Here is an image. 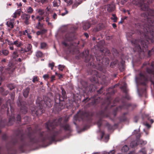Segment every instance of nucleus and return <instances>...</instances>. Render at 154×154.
<instances>
[{"label":"nucleus","mask_w":154,"mask_h":154,"mask_svg":"<svg viewBox=\"0 0 154 154\" xmlns=\"http://www.w3.org/2000/svg\"><path fill=\"white\" fill-rule=\"evenodd\" d=\"M62 118L55 119L53 121H49L45 124V126L48 131H46L39 132L37 136L35 134L37 131H40L41 128H38L36 126L34 130L31 127L28 128V131L26 133V136L22 134L18 139L16 137L12 138L6 145V147L8 151L15 150L18 149L20 151L23 152L25 147L29 146L34 144L39 143H45L48 141L50 144L55 141L57 137L61 133V131L58 128L57 126L60 127L65 131H71L69 125L67 123L61 124Z\"/></svg>","instance_id":"obj_1"},{"label":"nucleus","mask_w":154,"mask_h":154,"mask_svg":"<svg viewBox=\"0 0 154 154\" xmlns=\"http://www.w3.org/2000/svg\"><path fill=\"white\" fill-rule=\"evenodd\" d=\"M154 0H140L138 4L142 10L145 11L141 14L144 21L135 24L137 32L140 35V39H133L131 42L138 51H144L148 48L149 41L154 34V10L149 8V3Z\"/></svg>","instance_id":"obj_2"},{"label":"nucleus","mask_w":154,"mask_h":154,"mask_svg":"<svg viewBox=\"0 0 154 154\" xmlns=\"http://www.w3.org/2000/svg\"><path fill=\"white\" fill-rule=\"evenodd\" d=\"M100 54L95 55L97 61H94V57L93 56H89V51L85 50L82 53L83 56L85 58V62L87 63L90 61V65L92 67L96 68L100 71L103 70L104 66H106L109 63V59L107 57H104V54H110L109 50L107 48H104L100 50Z\"/></svg>","instance_id":"obj_3"},{"label":"nucleus","mask_w":154,"mask_h":154,"mask_svg":"<svg viewBox=\"0 0 154 154\" xmlns=\"http://www.w3.org/2000/svg\"><path fill=\"white\" fill-rule=\"evenodd\" d=\"M108 92L106 95H109V97H107L106 100L105 102L102 104L103 106H104V108L103 109L100 111L98 115L100 118V119L97 122V124L98 127L100 129L102 125V119L104 118L109 117V119L112 120H113L110 117V114L107 110L108 106L110 104L111 101V95L114 94L115 92L113 88H110L107 90Z\"/></svg>","instance_id":"obj_4"},{"label":"nucleus","mask_w":154,"mask_h":154,"mask_svg":"<svg viewBox=\"0 0 154 154\" xmlns=\"http://www.w3.org/2000/svg\"><path fill=\"white\" fill-rule=\"evenodd\" d=\"M36 103L38 106L36 108L33 107L31 110L33 116H40L44 112L45 107H51L52 106L51 100L48 97H45L44 100H42V98L38 97L36 100Z\"/></svg>","instance_id":"obj_5"},{"label":"nucleus","mask_w":154,"mask_h":154,"mask_svg":"<svg viewBox=\"0 0 154 154\" xmlns=\"http://www.w3.org/2000/svg\"><path fill=\"white\" fill-rule=\"evenodd\" d=\"M11 100H8L6 102L5 104H4L2 106V108L4 110H7V116L9 117V122L8 125L11 126L15 122V118L14 114V109L11 104Z\"/></svg>","instance_id":"obj_6"},{"label":"nucleus","mask_w":154,"mask_h":154,"mask_svg":"<svg viewBox=\"0 0 154 154\" xmlns=\"http://www.w3.org/2000/svg\"><path fill=\"white\" fill-rule=\"evenodd\" d=\"M60 89L61 90L62 95L58 94L57 96L58 98L56 97L54 99L55 104L54 106L55 109L57 111H60L63 109L64 105L60 103V102L63 101L67 97L66 92L64 89L62 87H61Z\"/></svg>","instance_id":"obj_7"},{"label":"nucleus","mask_w":154,"mask_h":154,"mask_svg":"<svg viewBox=\"0 0 154 154\" xmlns=\"http://www.w3.org/2000/svg\"><path fill=\"white\" fill-rule=\"evenodd\" d=\"M136 106V105L134 104L127 103L125 101H123L122 105L117 107L113 110V114L114 117H116L117 112L123 109H128L129 108L133 109Z\"/></svg>","instance_id":"obj_8"},{"label":"nucleus","mask_w":154,"mask_h":154,"mask_svg":"<svg viewBox=\"0 0 154 154\" xmlns=\"http://www.w3.org/2000/svg\"><path fill=\"white\" fill-rule=\"evenodd\" d=\"M89 119L88 113L85 111H79L75 115L73 118L74 120L79 121L82 120H88Z\"/></svg>","instance_id":"obj_9"},{"label":"nucleus","mask_w":154,"mask_h":154,"mask_svg":"<svg viewBox=\"0 0 154 154\" xmlns=\"http://www.w3.org/2000/svg\"><path fill=\"white\" fill-rule=\"evenodd\" d=\"M17 103L18 106H20L21 112L24 114H26L27 111V104L25 101H22L21 100L18 99Z\"/></svg>","instance_id":"obj_10"},{"label":"nucleus","mask_w":154,"mask_h":154,"mask_svg":"<svg viewBox=\"0 0 154 154\" xmlns=\"http://www.w3.org/2000/svg\"><path fill=\"white\" fill-rule=\"evenodd\" d=\"M91 100V101L89 103V106H95L99 103L100 101V97H98L96 99L95 96H93L91 98L88 97L84 99L83 100L82 102H86Z\"/></svg>","instance_id":"obj_11"},{"label":"nucleus","mask_w":154,"mask_h":154,"mask_svg":"<svg viewBox=\"0 0 154 154\" xmlns=\"http://www.w3.org/2000/svg\"><path fill=\"white\" fill-rule=\"evenodd\" d=\"M91 74L92 75V77L91 78V81L95 83H99V80L98 78H100L99 72L96 70H92Z\"/></svg>","instance_id":"obj_12"},{"label":"nucleus","mask_w":154,"mask_h":154,"mask_svg":"<svg viewBox=\"0 0 154 154\" xmlns=\"http://www.w3.org/2000/svg\"><path fill=\"white\" fill-rule=\"evenodd\" d=\"M15 69V66L13 64L9 63L8 67L5 69V71L9 74H11Z\"/></svg>","instance_id":"obj_13"},{"label":"nucleus","mask_w":154,"mask_h":154,"mask_svg":"<svg viewBox=\"0 0 154 154\" xmlns=\"http://www.w3.org/2000/svg\"><path fill=\"white\" fill-rule=\"evenodd\" d=\"M74 35L75 33L74 32H68L65 36V40L71 41L73 39Z\"/></svg>","instance_id":"obj_14"},{"label":"nucleus","mask_w":154,"mask_h":154,"mask_svg":"<svg viewBox=\"0 0 154 154\" xmlns=\"http://www.w3.org/2000/svg\"><path fill=\"white\" fill-rule=\"evenodd\" d=\"M22 19L24 20V22L26 25H28L30 23L29 20L30 17V15L23 14L21 16Z\"/></svg>","instance_id":"obj_15"},{"label":"nucleus","mask_w":154,"mask_h":154,"mask_svg":"<svg viewBox=\"0 0 154 154\" xmlns=\"http://www.w3.org/2000/svg\"><path fill=\"white\" fill-rule=\"evenodd\" d=\"M91 25V24L90 21H86L83 23V28L84 30H86L90 27Z\"/></svg>","instance_id":"obj_16"},{"label":"nucleus","mask_w":154,"mask_h":154,"mask_svg":"<svg viewBox=\"0 0 154 154\" xmlns=\"http://www.w3.org/2000/svg\"><path fill=\"white\" fill-rule=\"evenodd\" d=\"M9 51L7 49H3L0 51V55L7 56L9 54Z\"/></svg>","instance_id":"obj_17"},{"label":"nucleus","mask_w":154,"mask_h":154,"mask_svg":"<svg viewBox=\"0 0 154 154\" xmlns=\"http://www.w3.org/2000/svg\"><path fill=\"white\" fill-rule=\"evenodd\" d=\"M127 114V112H125L124 113L122 116L119 117V119L120 122H124L126 121L127 120V118L126 116V115Z\"/></svg>","instance_id":"obj_18"},{"label":"nucleus","mask_w":154,"mask_h":154,"mask_svg":"<svg viewBox=\"0 0 154 154\" xmlns=\"http://www.w3.org/2000/svg\"><path fill=\"white\" fill-rule=\"evenodd\" d=\"M115 9V6L113 5H107V10L109 12H111L113 11Z\"/></svg>","instance_id":"obj_19"},{"label":"nucleus","mask_w":154,"mask_h":154,"mask_svg":"<svg viewBox=\"0 0 154 154\" xmlns=\"http://www.w3.org/2000/svg\"><path fill=\"white\" fill-rule=\"evenodd\" d=\"M3 69L4 67H0V85L1 84V81L3 79V77H5L4 73L2 72Z\"/></svg>","instance_id":"obj_20"},{"label":"nucleus","mask_w":154,"mask_h":154,"mask_svg":"<svg viewBox=\"0 0 154 154\" xmlns=\"http://www.w3.org/2000/svg\"><path fill=\"white\" fill-rule=\"evenodd\" d=\"M30 91V88L27 87L24 90L23 92V96L25 98H27L28 96Z\"/></svg>","instance_id":"obj_21"},{"label":"nucleus","mask_w":154,"mask_h":154,"mask_svg":"<svg viewBox=\"0 0 154 154\" xmlns=\"http://www.w3.org/2000/svg\"><path fill=\"white\" fill-rule=\"evenodd\" d=\"M60 0H54L52 2L54 7L59 6L60 5Z\"/></svg>","instance_id":"obj_22"},{"label":"nucleus","mask_w":154,"mask_h":154,"mask_svg":"<svg viewBox=\"0 0 154 154\" xmlns=\"http://www.w3.org/2000/svg\"><path fill=\"white\" fill-rule=\"evenodd\" d=\"M119 65V62L117 60H115L111 62L110 64V66L112 68H113L115 66Z\"/></svg>","instance_id":"obj_23"},{"label":"nucleus","mask_w":154,"mask_h":154,"mask_svg":"<svg viewBox=\"0 0 154 154\" xmlns=\"http://www.w3.org/2000/svg\"><path fill=\"white\" fill-rule=\"evenodd\" d=\"M106 126L107 127L108 130H112L113 129V127L114 126H117V124H115L112 126L109 123L107 122L106 124Z\"/></svg>","instance_id":"obj_24"},{"label":"nucleus","mask_w":154,"mask_h":154,"mask_svg":"<svg viewBox=\"0 0 154 154\" xmlns=\"http://www.w3.org/2000/svg\"><path fill=\"white\" fill-rule=\"evenodd\" d=\"M125 61L122 60L120 61V64H119V65H118L119 68L120 69L122 68V69L123 70L125 69Z\"/></svg>","instance_id":"obj_25"},{"label":"nucleus","mask_w":154,"mask_h":154,"mask_svg":"<svg viewBox=\"0 0 154 154\" xmlns=\"http://www.w3.org/2000/svg\"><path fill=\"white\" fill-rule=\"evenodd\" d=\"M133 32H128L126 33V35L128 40H131V38H132V35L134 34Z\"/></svg>","instance_id":"obj_26"},{"label":"nucleus","mask_w":154,"mask_h":154,"mask_svg":"<svg viewBox=\"0 0 154 154\" xmlns=\"http://www.w3.org/2000/svg\"><path fill=\"white\" fill-rule=\"evenodd\" d=\"M6 125V124L5 122V120H2L0 117V128H2L4 127Z\"/></svg>","instance_id":"obj_27"},{"label":"nucleus","mask_w":154,"mask_h":154,"mask_svg":"<svg viewBox=\"0 0 154 154\" xmlns=\"http://www.w3.org/2000/svg\"><path fill=\"white\" fill-rule=\"evenodd\" d=\"M21 12V10L20 9H19L16 11L14 13V16L13 17L14 18H16L17 16H20Z\"/></svg>","instance_id":"obj_28"},{"label":"nucleus","mask_w":154,"mask_h":154,"mask_svg":"<svg viewBox=\"0 0 154 154\" xmlns=\"http://www.w3.org/2000/svg\"><path fill=\"white\" fill-rule=\"evenodd\" d=\"M13 44L18 47H20L22 45L21 43L18 40H16L14 41L13 42Z\"/></svg>","instance_id":"obj_29"},{"label":"nucleus","mask_w":154,"mask_h":154,"mask_svg":"<svg viewBox=\"0 0 154 154\" xmlns=\"http://www.w3.org/2000/svg\"><path fill=\"white\" fill-rule=\"evenodd\" d=\"M43 55L42 53L40 51H38L36 52V56L37 58L41 57Z\"/></svg>","instance_id":"obj_30"},{"label":"nucleus","mask_w":154,"mask_h":154,"mask_svg":"<svg viewBox=\"0 0 154 154\" xmlns=\"http://www.w3.org/2000/svg\"><path fill=\"white\" fill-rule=\"evenodd\" d=\"M138 145V143L136 141H133L131 142L130 146L132 147H134Z\"/></svg>","instance_id":"obj_31"},{"label":"nucleus","mask_w":154,"mask_h":154,"mask_svg":"<svg viewBox=\"0 0 154 154\" xmlns=\"http://www.w3.org/2000/svg\"><path fill=\"white\" fill-rule=\"evenodd\" d=\"M112 17L110 18L112 20H113L114 22H116L118 19L117 17L116 16V15L114 14H113L112 15Z\"/></svg>","instance_id":"obj_32"},{"label":"nucleus","mask_w":154,"mask_h":154,"mask_svg":"<svg viewBox=\"0 0 154 154\" xmlns=\"http://www.w3.org/2000/svg\"><path fill=\"white\" fill-rule=\"evenodd\" d=\"M129 149V148L128 146L126 145H125L122 149V151L124 152H126L128 151Z\"/></svg>","instance_id":"obj_33"},{"label":"nucleus","mask_w":154,"mask_h":154,"mask_svg":"<svg viewBox=\"0 0 154 154\" xmlns=\"http://www.w3.org/2000/svg\"><path fill=\"white\" fill-rule=\"evenodd\" d=\"M7 86L10 90H12L15 88V85L12 84H8L7 85Z\"/></svg>","instance_id":"obj_34"},{"label":"nucleus","mask_w":154,"mask_h":154,"mask_svg":"<svg viewBox=\"0 0 154 154\" xmlns=\"http://www.w3.org/2000/svg\"><path fill=\"white\" fill-rule=\"evenodd\" d=\"M121 89L123 90V92L125 94H126L127 93L128 90L125 85H123Z\"/></svg>","instance_id":"obj_35"},{"label":"nucleus","mask_w":154,"mask_h":154,"mask_svg":"<svg viewBox=\"0 0 154 154\" xmlns=\"http://www.w3.org/2000/svg\"><path fill=\"white\" fill-rule=\"evenodd\" d=\"M32 48V46L30 44H28L26 48L25 52H28L30 51L31 48Z\"/></svg>","instance_id":"obj_36"},{"label":"nucleus","mask_w":154,"mask_h":154,"mask_svg":"<svg viewBox=\"0 0 154 154\" xmlns=\"http://www.w3.org/2000/svg\"><path fill=\"white\" fill-rule=\"evenodd\" d=\"M47 46V44L45 42H42L40 44V47L41 49H44Z\"/></svg>","instance_id":"obj_37"},{"label":"nucleus","mask_w":154,"mask_h":154,"mask_svg":"<svg viewBox=\"0 0 154 154\" xmlns=\"http://www.w3.org/2000/svg\"><path fill=\"white\" fill-rule=\"evenodd\" d=\"M35 19L36 20H38V22H41V21L42 20H43L44 19V17L43 16H41V17H40L39 16H37L35 17Z\"/></svg>","instance_id":"obj_38"},{"label":"nucleus","mask_w":154,"mask_h":154,"mask_svg":"<svg viewBox=\"0 0 154 154\" xmlns=\"http://www.w3.org/2000/svg\"><path fill=\"white\" fill-rule=\"evenodd\" d=\"M43 26V24H41L40 22H38V24L36 26V27L38 29H41Z\"/></svg>","instance_id":"obj_39"},{"label":"nucleus","mask_w":154,"mask_h":154,"mask_svg":"<svg viewBox=\"0 0 154 154\" xmlns=\"http://www.w3.org/2000/svg\"><path fill=\"white\" fill-rule=\"evenodd\" d=\"M8 138V136L6 134H3L2 136V139L4 140H6Z\"/></svg>","instance_id":"obj_40"},{"label":"nucleus","mask_w":154,"mask_h":154,"mask_svg":"<svg viewBox=\"0 0 154 154\" xmlns=\"http://www.w3.org/2000/svg\"><path fill=\"white\" fill-rule=\"evenodd\" d=\"M143 117L144 120H150V117L148 115L145 114L143 116Z\"/></svg>","instance_id":"obj_41"},{"label":"nucleus","mask_w":154,"mask_h":154,"mask_svg":"<svg viewBox=\"0 0 154 154\" xmlns=\"http://www.w3.org/2000/svg\"><path fill=\"white\" fill-rule=\"evenodd\" d=\"M12 57L14 58H15L18 57V55L16 51H14L13 52Z\"/></svg>","instance_id":"obj_42"},{"label":"nucleus","mask_w":154,"mask_h":154,"mask_svg":"<svg viewBox=\"0 0 154 154\" xmlns=\"http://www.w3.org/2000/svg\"><path fill=\"white\" fill-rule=\"evenodd\" d=\"M139 153H142V154H146V151L145 148H143L140 150Z\"/></svg>","instance_id":"obj_43"},{"label":"nucleus","mask_w":154,"mask_h":154,"mask_svg":"<svg viewBox=\"0 0 154 154\" xmlns=\"http://www.w3.org/2000/svg\"><path fill=\"white\" fill-rule=\"evenodd\" d=\"M33 9L31 7H29L27 10V12L28 13L31 14L33 12Z\"/></svg>","instance_id":"obj_44"},{"label":"nucleus","mask_w":154,"mask_h":154,"mask_svg":"<svg viewBox=\"0 0 154 154\" xmlns=\"http://www.w3.org/2000/svg\"><path fill=\"white\" fill-rule=\"evenodd\" d=\"M54 64L55 63L54 62H52L51 63H49L48 64V67H51V69L53 70V67L54 66Z\"/></svg>","instance_id":"obj_45"},{"label":"nucleus","mask_w":154,"mask_h":154,"mask_svg":"<svg viewBox=\"0 0 154 154\" xmlns=\"http://www.w3.org/2000/svg\"><path fill=\"white\" fill-rule=\"evenodd\" d=\"M38 12L39 13V15L41 16H42L44 13V11L43 10L39 9L38 11Z\"/></svg>","instance_id":"obj_46"},{"label":"nucleus","mask_w":154,"mask_h":154,"mask_svg":"<svg viewBox=\"0 0 154 154\" xmlns=\"http://www.w3.org/2000/svg\"><path fill=\"white\" fill-rule=\"evenodd\" d=\"M11 99H12L13 100H14L15 97V92H13L11 93Z\"/></svg>","instance_id":"obj_47"},{"label":"nucleus","mask_w":154,"mask_h":154,"mask_svg":"<svg viewBox=\"0 0 154 154\" xmlns=\"http://www.w3.org/2000/svg\"><path fill=\"white\" fill-rule=\"evenodd\" d=\"M64 67L65 66L63 65H59L58 66L59 69L61 71H63Z\"/></svg>","instance_id":"obj_48"},{"label":"nucleus","mask_w":154,"mask_h":154,"mask_svg":"<svg viewBox=\"0 0 154 154\" xmlns=\"http://www.w3.org/2000/svg\"><path fill=\"white\" fill-rule=\"evenodd\" d=\"M80 4L79 3H74L72 6L73 8H76L79 4Z\"/></svg>","instance_id":"obj_49"},{"label":"nucleus","mask_w":154,"mask_h":154,"mask_svg":"<svg viewBox=\"0 0 154 154\" xmlns=\"http://www.w3.org/2000/svg\"><path fill=\"white\" fill-rule=\"evenodd\" d=\"M43 78L45 80H47L49 78V76L48 74H45L43 75Z\"/></svg>","instance_id":"obj_50"},{"label":"nucleus","mask_w":154,"mask_h":154,"mask_svg":"<svg viewBox=\"0 0 154 154\" xmlns=\"http://www.w3.org/2000/svg\"><path fill=\"white\" fill-rule=\"evenodd\" d=\"M38 77L36 76H34L33 77V79L32 80V82H33L35 83L36 82L38 81Z\"/></svg>","instance_id":"obj_51"},{"label":"nucleus","mask_w":154,"mask_h":154,"mask_svg":"<svg viewBox=\"0 0 154 154\" xmlns=\"http://www.w3.org/2000/svg\"><path fill=\"white\" fill-rule=\"evenodd\" d=\"M115 151L112 150L110 151L109 152H105L103 154H114L115 153Z\"/></svg>","instance_id":"obj_52"},{"label":"nucleus","mask_w":154,"mask_h":154,"mask_svg":"<svg viewBox=\"0 0 154 154\" xmlns=\"http://www.w3.org/2000/svg\"><path fill=\"white\" fill-rule=\"evenodd\" d=\"M8 44L10 46L12 45H14L13 42L9 40H7Z\"/></svg>","instance_id":"obj_53"},{"label":"nucleus","mask_w":154,"mask_h":154,"mask_svg":"<svg viewBox=\"0 0 154 154\" xmlns=\"http://www.w3.org/2000/svg\"><path fill=\"white\" fill-rule=\"evenodd\" d=\"M125 98L128 100H129L130 99L131 97L127 93L126 94H125Z\"/></svg>","instance_id":"obj_54"},{"label":"nucleus","mask_w":154,"mask_h":154,"mask_svg":"<svg viewBox=\"0 0 154 154\" xmlns=\"http://www.w3.org/2000/svg\"><path fill=\"white\" fill-rule=\"evenodd\" d=\"M62 44L64 45L65 47H68L69 45L66 42L64 41H63L62 42Z\"/></svg>","instance_id":"obj_55"},{"label":"nucleus","mask_w":154,"mask_h":154,"mask_svg":"<svg viewBox=\"0 0 154 154\" xmlns=\"http://www.w3.org/2000/svg\"><path fill=\"white\" fill-rule=\"evenodd\" d=\"M17 121L20 122V120H21V117L18 114L17 116Z\"/></svg>","instance_id":"obj_56"},{"label":"nucleus","mask_w":154,"mask_h":154,"mask_svg":"<svg viewBox=\"0 0 154 154\" xmlns=\"http://www.w3.org/2000/svg\"><path fill=\"white\" fill-rule=\"evenodd\" d=\"M64 10H65V12L64 13H62L61 14V15L62 16H64L65 15H66V14H67L68 13V11L67 10H66V8H64Z\"/></svg>","instance_id":"obj_57"},{"label":"nucleus","mask_w":154,"mask_h":154,"mask_svg":"<svg viewBox=\"0 0 154 154\" xmlns=\"http://www.w3.org/2000/svg\"><path fill=\"white\" fill-rule=\"evenodd\" d=\"M103 89V87H101L100 88L99 90H98L97 91V93L98 94H101L102 92V90Z\"/></svg>","instance_id":"obj_58"},{"label":"nucleus","mask_w":154,"mask_h":154,"mask_svg":"<svg viewBox=\"0 0 154 154\" xmlns=\"http://www.w3.org/2000/svg\"><path fill=\"white\" fill-rule=\"evenodd\" d=\"M38 2H41L42 4H46L48 2L47 0H40Z\"/></svg>","instance_id":"obj_59"},{"label":"nucleus","mask_w":154,"mask_h":154,"mask_svg":"<svg viewBox=\"0 0 154 154\" xmlns=\"http://www.w3.org/2000/svg\"><path fill=\"white\" fill-rule=\"evenodd\" d=\"M64 1L66 3L71 4L72 3V1L71 0H64Z\"/></svg>","instance_id":"obj_60"},{"label":"nucleus","mask_w":154,"mask_h":154,"mask_svg":"<svg viewBox=\"0 0 154 154\" xmlns=\"http://www.w3.org/2000/svg\"><path fill=\"white\" fill-rule=\"evenodd\" d=\"M52 17L54 20H56L57 18V15L55 13H54L52 15Z\"/></svg>","instance_id":"obj_61"},{"label":"nucleus","mask_w":154,"mask_h":154,"mask_svg":"<svg viewBox=\"0 0 154 154\" xmlns=\"http://www.w3.org/2000/svg\"><path fill=\"white\" fill-rule=\"evenodd\" d=\"M91 22V25H94L97 23V21L95 20H93Z\"/></svg>","instance_id":"obj_62"},{"label":"nucleus","mask_w":154,"mask_h":154,"mask_svg":"<svg viewBox=\"0 0 154 154\" xmlns=\"http://www.w3.org/2000/svg\"><path fill=\"white\" fill-rule=\"evenodd\" d=\"M139 119L138 117L137 116H136L134 117V121L136 123L137 122L138 120Z\"/></svg>","instance_id":"obj_63"},{"label":"nucleus","mask_w":154,"mask_h":154,"mask_svg":"<svg viewBox=\"0 0 154 154\" xmlns=\"http://www.w3.org/2000/svg\"><path fill=\"white\" fill-rule=\"evenodd\" d=\"M41 33L42 34H43L44 33H45L47 32V30L45 29H42L41 31Z\"/></svg>","instance_id":"obj_64"}]
</instances>
